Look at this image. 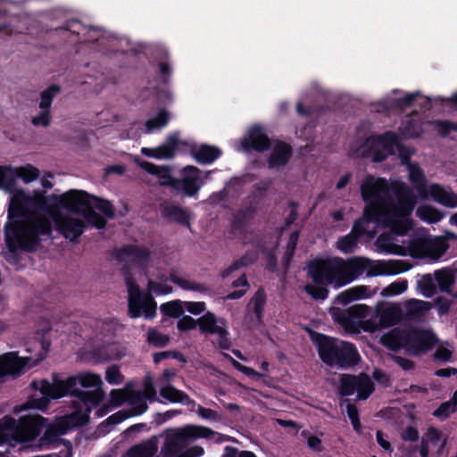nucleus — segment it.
<instances>
[{"mask_svg":"<svg viewBox=\"0 0 457 457\" xmlns=\"http://www.w3.org/2000/svg\"><path fill=\"white\" fill-rule=\"evenodd\" d=\"M411 265L403 261H372L365 257L315 260L309 265V274L319 284L344 287L366 271L368 277L396 275L407 271Z\"/></svg>","mask_w":457,"mask_h":457,"instance_id":"3","label":"nucleus"},{"mask_svg":"<svg viewBox=\"0 0 457 457\" xmlns=\"http://www.w3.org/2000/svg\"><path fill=\"white\" fill-rule=\"evenodd\" d=\"M420 92L408 93L403 97L393 98L386 101V108L392 111H403L411 107L420 97Z\"/></svg>","mask_w":457,"mask_h":457,"instance_id":"36","label":"nucleus"},{"mask_svg":"<svg viewBox=\"0 0 457 457\" xmlns=\"http://www.w3.org/2000/svg\"><path fill=\"white\" fill-rule=\"evenodd\" d=\"M408 332L406 330L393 329L381 337V343L391 350L406 349Z\"/></svg>","mask_w":457,"mask_h":457,"instance_id":"30","label":"nucleus"},{"mask_svg":"<svg viewBox=\"0 0 457 457\" xmlns=\"http://www.w3.org/2000/svg\"><path fill=\"white\" fill-rule=\"evenodd\" d=\"M304 290L308 295L316 300H324L328 295V290L319 286L306 285L304 287Z\"/></svg>","mask_w":457,"mask_h":457,"instance_id":"56","label":"nucleus"},{"mask_svg":"<svg viewBox=\"0 0 457 457\" xmlns=\"http://www.w3.org/2000/svg\"><path fill=\"white\" fill-rule=\"evenodd\" d=\"M422 441H427L428 445L438 446L439 450L445 447L446 438L435 428H428Z\"/></svg>","mask_w":457,"mask_h":457,"instance_id":"45","label":"nucleus"},{"mask_svg":"<svg viewBox=\"0 0 457 457\" xmlns=\"http://www.w3.org/2000/svg\"><path fill=\"white\" fill-rule=\"evenodd\" d=\"M326 110H328V108L324 106L318 110L312 106H304L302 103H297L296 104L297 113L307 118L318 117L320 112Z\"/></svg>","mask_w":457,"mask_h":457,"instance_id":"58","label":"nucleus"},{"mask_svg":"<svg viewBox=\"0 0 457 457\" xmlns=\"http://www.w3.org/2000/svg\"><path fill=\"white\" fill-rule=\"evenodd\" d=\"M368 221V218L361 217L356 220L353 226L351 232L340 237L337 242V249L344 253H352L357 245V242L360 237L364 234H370L368 229L361 228V225Z\"/></svg>","mask_w":457,"mask_h":457,"instance_id":"21","label":"nucleus"},{"mask_svg":"<svg viewBox=\"0 0 457 457\" xmlns=\"http://www.w3.org/2000/svg\"><path fill=\"white\" fill-rule=\"evenodd\" d=\"M435 279L441 292L452 294V287L455 282L454 272L452 269L444 268L436 270Z\"/></svg>","mask_w":457,"mask_h":457,"instance_id":"34","label":"nucleus"},{"mask_svg":"<svg viewBox=\"0 0 457 457\" xmlns=\"http://www.w3.org/2000/svg\"><path fill=\"white\" fill-rule=\"evenodd\" d=\"M198 325L197 320L190 316H184L178 321V328L179 330L193 329Z\"/></svg>","mask_w":457,"mask_h":457,"instance_id":"63","label":"nucleus"},{"mask_svg":"<svg viewBox=\"0 0 457 457\" xmlns=\"http://www.w3.org/2000/svg\"><path fill=\"white\" fill-rule=\"evenodd\" d=\"M161 310L170 317H179L184 311L183 303L171 302L161 306Z\"/></svg>","mask_w":457,"mask_h":457,"instance_id":"54","label":"nucleus"},{"mask_svg":"<svg viewBox=\"0 0 457 457\" xmlns=\"http://www.w3.org/2000/svg\"><path fill=\"white\" fill-rule=\"evenodd\" d=\"M435 127L436 132L443 137H450L453 132H457V124L448 120H436Z\"/></svg>","mask_w":457,"mask_h":457,"instance_id":"50","label":"nucleus"},{"mask_svg":"<svg viewBox=\"0 0 457 457\" xmlns=\"http://www.w3.org/2000/svg\"><path fill=\"white\" fill-rule=\"evenodd\" d=\"M129 404L131 406V410H121L107 419V422L112 424H118L126 419L140 415L147 410V403L144 399V395L140 391H130L129 397L128 400Z\"/></svg>","mask_w":457,"mask_h":457,"instance_id":"19","label":"nucleus"},{"mask_svg":"<svg viewBox=\"0 0 457 457\" xmlns=\"http://www.w3.org/2000/svg\"><path fill=\"white\" fill-rule=\"evenodd\" d=\"M422 125L423 121L420 114L418 112H413L412 113L406 115L402 120L399 127V132L404 138H415L422 133Z\"/></svg>","mask_w":457,"mask_h":457,"instance_id":"25","label":"nucleus"},{"mask_svg":"<svg viewBox=\"0 0 457 457\" xmlns=\"http://www.w3.org/2000/svg\"><path fill=\"white\" fill-rule=\"evenodd\" d=\"M406 332H408L406 350L414 354L432 348L436 343V338L431 331L406 330Z\"/></svg>","mask_w":457,"mask_h":457,"instance_id":"20","label":"nucleus"},{"mask_svg":"<svg viewBox=\"0 0 457 457\" xmlns=\"http://www.w3.org/2000/svg\"><path fill=\"white\" fill-rule=\"evenodd\" d=\"M376 290H370V288L364 285L352 287L348 289L344 290L337 296L338 303L346 305L349 303L356 300L369 298L376 295Z\"/></svg>","mask_w":457,"mask_h":457,"instance_id":"27","label":"nucleus"},{"mask_svg":"<svg viewBox=\"0 0 457 457\" xmlns=\"http://www.w3.org/2000/svg\"><path fill=\"white\" fill-rule=\"evenodd\" d=\"M46 419L39 415L25 416L20 420L4 417L0 420V445L4 443L29 442L45 427Z\"/></svg>","mask_w":457,"mask_h":457,"instance_id":"7","label":"nucleus"},{"mask_svg":"<svg viewBox=\"0 0 457 457\" xmlns=\"http://www.w3.org/2000/svg\"><path fill=\"white\" fill-rule=\"evenodd\" d=\"M204 453V450L203 447L199 445L192 446L186 451L180 453L176 457H200Z\"/></svg>","mask_w":457,"mask_h":457,"instance_id":"64","label":"nucleus"},{"mask_svg":"<svg viewBox=\"0 0 457 457\" xmlns=\"http://www.w3.org/2000/svg\"><path fill=\"white\" fill-rule=\"evenodd\" d=\"M213 435H215V432L211 428L197 425H187L168 430L161 453L163 457H176L190 441L208 438Z\"/></svg>","mask_w":457,"mask_h":457,"instance_id":"9","label":"nucleus"},{"mask_svg":"<svg viewBox=\"0 0 457 457\" xmlns=\"http://www.w3.org/2000/svg\"><path fill=\"white\" fill-rule=\"evenodd\" d=\"M148 290L150 293H154L156 295H167L172 291V287L167 284L159 283L154 281L153 279L148 280Z\"/></svg>","mask_w":457,"mask_h":457,"instance_id":"59","label":"nucleus"},{"mask_svg":"<svg viewBox=\"0 0 457 457\" xmlns=\"http://www.w3.org/2000/svg\"><path fill=\"white\" fill-rule=\"evenodd\" d=\"M105 379L110 385H120L124 381V376L116 365H112L106 369Z\"/></svg>","mask_w":457,"mask_h":457,"instance_id":"52","label":"nucleus"},{"mask_svg":"<svg viewBox=\"0 0 457 457\" xmlns=\"http://www.w3.org/2000/svg\"><path fill=\"white\" fill-rule=\"evenodd\" d=\"M265 301L266 296L262 289H259L251 301L253 304V311L259 319L261 318Z\"/></svg>","mask_w":457,"mask_h":457,"instance_id":"57","label":"nucleus"},{"mask_svg":"<svg viewBox=\"0 0 457 457\" xmlns=\"http://www.w3.org/2000/svg\"><path fill=\"white\" fill-rule=\"evenodd\" d=\"M407 287L408 283L406 280L395 281L383 288L380 295L383 297H392L404 293Z\"/></svg>","mask_w":457,"mask_h":457,"instance_id":"47","label":"nucleus"},{"mask_svg":"<svg viewBox=\"0 0 457 457\" xmlns=\"http://www.w3.org/2000/svg\"><path fill=\"white\" fill-rule=\"evenodd\" d=\"M362 156H369L373 162H382L385 158L394 152L393 145H361Z\"/></svg>","mask_w":457,"mask_h":457,"instance_id":"33","label":"nucleus"},{"mask_svg":"<svg viewBox=\"0 0 457 457\" xmlns=\"http://www.w3.org/2000/svg\"><path fill=\"white\" fill-rule=\"evenodd\" d=\"M397 152L402 160V163L407 164L409 178L411 181L415 185L420 193H423L426 190V179L420 170V168L412 163H407L410 155L412 154L411 150H405L404 145H395Z\"/></svg>","mask_w":457,"mask_h":457,"instance_id":"22","label":"nucleus"},{"mask_svg":"<svg viewBox=\"0 0 457 457\" xmlns=\"http://www.w3.org/2000/svg\"><path fill=\"white\" fill-rule=\"evenodd\" d=\"M340 393L343 395H352L357 392L360 400L367 399L374 391V384L369 376L342 375Z\"/></svg>","mask_w":457,"mask_h":457,"instance_id":"15","label":"nucleus"},{"mask_svg":"<svg viewBox=\"0 0 457 457\" xmlns=\"http://www.w3.org/2000/svg\"><path fill=\"white\" fill-rule=\"evenodd\" d=\"M61 92L59 85H51L40 93L39 109L51 110L52 103L57 94Z\"/></svg>","mask_w":457,"mask_h":457,"instance_id":"43","label":"nucleus"},{"mask_svg":"<svg viewBox=\"0 0 457 457\" xmlns=\"http://www.w3.org/2000/svg\"><path fill=\"white\" fill-rule=\"evenodd\" d=\"M431 307L430 303L419 299H410L404 303L405 314L410 319L425 316Z\"/></svg>","mask_w":457,"mask_h":457,"instance_id":"32","label":"nucleus"},{"mask_svg":"<svg viewBox=\"0 0 457 457\" xmlns=\"http://www.w3.org/2000/svg\"><path fill=\"white\" fill-rule=\"evenodd\" d=\"M361 192L366 203L362 217L383 214L387 224L400 234H406L412 227L410 218L414 206L413 196L398 192L395 199L391 197L390 187L382 178L367 175L361 183Z\"/></svg>","mask_w":457,"mask_h":457,"instance_id":"4","label":"nucleus"},{"mask_svg":"<svg viewBox=\"0 0 457 457\" xmlns=\"http://www.w3.org/2000/svg\"><path fill=\"white\" fill-rule=\"evenodd\" d=\"M346 412L349 419L351 420L353 428L359 432L361 428V423L357 408L353 404L348 403L346 405Z\"/></svg>","mask_w":457,"mask_h":457,"instance_id":"62","label":"nucleus"},{"mask_svg":"<svg viewBox=\"0 0 457 457\" xmlns=\"http://www.w3.org/2000/svg\"><path fill=\"white\" fill-rule=\"evenodd\" d=\"M457 409L455 408L454 404L453 403L445 402L442 403L435 411L434 415L436 417L445 419L447 418L451 413L454 412Z\"/></svg>","mask_w":457,"mask_h":457,"instance_id":"60","label":"nucleus"},{"mask_svg":"<svg viewBox=\"0 0 457 457\" xmlns=\"http://www.w3.org/2000/svg\"><path fill=\"white\" fill-rule=\"evenodd\" d=\"M209 173L204 174L198 168L188 165L181 171V179L175 181V187L189 196L195 195L204 185Z\"/></svg>","mask_w":457,"mask_h":457,"instance_id":"17","label":"nucleus"},{"mask_svg":"<svg viewBox=\"0 0 457 457\" xmlns=\"http://www.w3.org/2000/svg\"><path fill=\"white\" fill-rule=\"evenodd\" d=\"M17 178L21 179L25 183H30L39 177V170L32 165H26L15 169Z\"/></svg>","mask_w":457,"mask_h":457,"instance_id":"46","label":"nucleus"},{"mask_svg":"<svg viewBox=\"0 0 457 457\" xmlns=\"http://www.w3.org/2000/svg\"><path fill=\"white\" fill-rule=\"evenodd\" d=\"M253 260H254V258H253V257L249 258L248 256L245 255V256L235 261L231 265H229L227 269H225L221 272V277L223 278L228 277L232 272L239 270L243 266H245V265L253 262Z\"/></svg>","mask_w":457,"mask_h":457,"instance_id":"53","label":"nucleus"},{"mask_svg":"<svg viewBox=\"0 0 457 457\" xmlns=\"http://www.w3.org/2000/svg\"><path fill=\"white\" fill-rule=\"evenodd\" d=\"M197 323L202 333L217 335L220 346L222 348L228 347V330L224 319H219L214 313L207 312L197 320Z\"/></svg>","mask_w":457,"mask_h":457,"instance_id":"16","label":"nucleus"},{"mask_svg":"<svg viewBox=\"0 0 457 457\" xmlns=\"http://www.w3.org/2000/svg\"><path fill=\"white\" fill-rule=\"evenodd\" d=\"M103 380L100 375L85 372L65 380L59 379L58 376H53V381L46 380L33 381L31 386L37 390L31 395L30 399L15 411H21L29 409L44 411L48 407L50 399H58L65 395L77 397L80 402L78 413L87 412L96 406L104 398L102 390Z\"/></svg>","mask_w":457,"mask_h":457,"instance_id":"2","label":"nucleus"},{"mask_svg":"<svg viewBox=\"0 0 457 457\" xmlns=\"http://www.w3.org/2000/svg\"><path fill=\"white\" fill-rule=\"evenodd\" d=\"M183 307L187 312L198 315L205 311L206 305L204 302H184Z\"/></svg>","mask_w":457,"mask_h":457,"instance_id":"61","label":"nucleus"},{"mask_svg":"<svg viewBox=\"0 0 457 457\" xmlns=\"http://www.w3.org/2000/svg\"><path fill=\"white\" fill-rule=\"evenodd\" d=\"M40 112L34 116L31 120V122L34 126H41L44 128H46L50 125L52 116H51V110L47 109H40Z\"/></svg>","mask_w":457,"mask_h":457,"instance_id":"55","label":"nucleus"},{"mask_svg":"<svg viewBox=\"0 0 457 457\" xmlns=\"http://www.w3.org/2000/svg\"><path fill=\"white\" fill-rule=\"evenodd\" d=\"M190 153L200 164L212 163L221 154L220 149L212 145H192Z\"/></svg>","mask_w":457,"mask_h":457,"instance_id":"26","label":"nucleus"},{"mask_svg":"<svg viewBox=\"0 0 457 457\" xmlns=\"http://www.w3.org/2000/svg\"><path fill=\"white\" fill-rule=\"evenodd\" d=\"M46 353L40 352L37 358L32 356L19 357L10 352L0 355V378L18 376L25 368H31L44 360Z\"/></svg>","mask_w":457,"mask_h":457,"instance_id":"14","label":"nucleus"},{"mask_svg":"<svg viewBox=\"0 0 457 457\" xmlns=\"http://www.w3.org/2000/svg\"><path fill=\"white\" fill-rule=\"evenodd\" d=\"M88 416L85 413L74 412L57 420L54 424L48 426L39 439L38 444L34 445L35 450L50 449L59 442H62L61 436L67 433L73 427L82 425L87 422Z\"/></svg>","mask_w":457,"mask_h":457,"instance_id":"11","label":"nucleus"},{"mask_svg":"<svg viewBox=\"0 0 457 457\" xmlns=\"http://www.w3.org/2000/svg\"><path fill=\"white\" fill-rule=\"evenodd\" d=\"M270 129L262 123H254L251 125L245 137L237 143H285L282 140H272L270 138Z\"/></svg>","mask_w":457,"mask_h":457,"instance_id":"23","label":"nucleus"},{"mask_svg":"<svg viewBox=\"0 0 457 457\" xmlns=\"http://www.w3.org/2000/svg\"><path fill=\"white\" fill-rule=\"evenodd\" d=\"M417 287L425 297H432L436 293L435 273L424 274L417 280Z\"/></svg>","mask_w":457,"mask_h":457,"instance_id":"41","label":"nucleus"},{"mask_svg":"<svg viewBox=\"0 0 457 457\" xmlns=\"http://www.w3.org/2000/svg\"><path fill=\"white\" fill-rule=\"evenodd\" d=\"M316 343L320 359L330 366H353L360 361L359 353L351 343L323 335L317 336Z\"/></svg>","mask_w":457,"mask_h":457,"instance_id":"8","label":"nucleus"},{"mask_svg":"<svg viewBox=\"0 0 457 457\" xmlns=\"http://www.w3.org/2000/svg\"><path fill=\"white\" fill-rule=\"evenodd\" d=\"M170 279L171 282H173L174 284H176L184 290H191L197 292L207 291V287L204 284L198 283L195 280H191L184 277H181L174 270L170 272Z\"/></svg>","mask_w":457,"mask_h":457,"instance_id":"37","label":"nucleus"},{"mask_svg":"<svg viewBox=\"0 0 457 457\" xmlns=\"http://www.w3.org/2000/svg\"><path fill=\"white\" fill-rule=\"evenodd\" d=\"M175 145H159L154 148H142V153L149 157L159 160L172 158L175 154Z\"/></svg>","mask_w":457,"mask_h":457,"instance_id":"38","label":"nucleus"},{"mask_svg":"<svg viewBox=\"0 0 457 457\" xmlns=\"http://www.w3.org/2000/svg\"><path fill=\"white\" fill-rule=\"evenodd\" d=\"M160 395L164 399L171 403H182L186 404L192 403L193 405H195V403L194 401H191L185 393L176 389L172 386H167L162 387L160 390Z\"/></svg>","mask_w":457,"mask_h":457,"instance_id":"39","label":"nucleus"},{"mask_svg":"<svg viewBox=\"0 0 457 457\" xmlns=\"http://www.w3.org/2000/svg\"><path fill=\"white\" fill-rule=\"evenodd\" d=\"M370 309L366 304H355L347 310L334 308L331 310L333 319L346 332L360 333L361 328L366 332H375L399 323L403 311L397 303H380L377 305L375 315L368 319Z\"/></svg>","mask_w":457,"mask_h":457,"instance_id":"5","label":"nucleus"},{"mask_svg":"<svg viewBox=\"0 0 457 457\" xmlns=\"http://www.w3.org/2000/svg\"><path fill=\"white\" fill-rule=\"evenodd\" d=\"M383 217H384V215H383L382 213H381V214H376V215H375V214H374V215H371V214H370V215H369V217H368V221H367V222H365V223H362V224L361 225V228H365L366 229H368L369 231H370V234H367L369 237H373V236H374V234H375V230H374V228L370 229V228H369V225H370V223L371 221H377V222H378V223H381L385 228H390V229H391V231H392L393 233H395V235H399V236H401V235H400V234H399V233H398V232H397L394 228H393V226H391V225L387 224V222L383 219Z\"/></svg>","mask_w":457,"mask_h":457,"instance_id":"51","label":"nucleus"},{"mask_svg":"<svg viewBox=\"0 0 457 457\" xmlns=\"http://www.w3.org/2000/svg\"><path fill=\"white\" fill-rule=\"evenodd\" d=\"M271 145H240L238 150L243 152H251L255 150L262 152L269 148ZM274 147L269 156V164L271 168H280L289 160L292 150L290 145H272Z\"/></svg>","mask_w":457,"mask_h":457,"instance_id":"18","label":"nucleus"},{"mask_svg":"<svg viewBox=\"0 0 457 457\" xmlns=\"http://www.w3.org/2000/svg\"><path fill=\"white\" fill-rule=\"evenodd\" d=\"M158 451V440L155 436L131 447L124 457H153Z\"/></svg>","mask_w":457,"mask_h":457,"instance_id":"29","label":"nucleus"},{"mask_svg":"<svg viewBox=\"0 0 457 457\" xmlns=\"http://www.w3.org/2000/svg\"><path fill=\"white\" fill-rule=\"evenodd\" d=\"M131 391V385L127 384L125 387L120 389H112L110 393V403L118 407L128 402Z\"/></svg>","mask_w":457,"mask_h":457,"instance_id":"44","label":"nucleus"},{"mask_svg":"<svg viewBox=\"0 0 457 457\" xmlns=\"http://www.w3.org/2000/svg\"><path fill=\"white\" fill-rule=\"evenodd\" d=\"M428 193L438 204L448 208H457V195L452 190L433 184L429 187Z\"/></svg>","mask_w":457,"mask_h":457,"instance_id":"28","label":"nucleus"},{"mask_svg":"<svg viewBox=\"0 0 457 457\" xmlns=\"http://www.w3.org/2000/svg\"><path fill=\"white\" fill-rule=\"evenodd\" d=\"M362 143H401L399 136L393 131H386L383 134L368 137Z\"/></svg>","mask_w":457,"mask_h":457,"instance_id":"48","label":"nucleus"},{"mask_svg":"<svg viewBox=\"0 0 457 457\" xmlns=\"http://www.w3.org/2000/svg\"><path fill=\"white\" fill-rule=\"evenodd\" d=\"M129 292V312L131 318L144 314L145 319H153L156 313V303L150 294L142 295L138 287L127 279Z\"/></svg>","mask_w":457,"mask_h":457,"instance_id":"12","label":"nucleus"},{"mask_svg":"<svg viewBox=\"0 0 457 457\" xmlns=\"http://www.w3.org/2000/svg\"><path fill=\"white\" fill-rule=\"evenodd\" d=\"M67 212L60 210L57 206H50L47 212L53 220L56 230L67 240L77 242L86 228L87 219L80 211H74L63 207Z\"/></svg>","mask_w":457,"mask_h":457,"instance_id":"10","label":"nucleus"},{"mask_svg":"<svg viewBox=\"0 0 457 457\" xmlns=\"http://www.w3.org/2000/svg\"><path fill=\"white\" fill-rule=\"evenodd\" d=\"M146 340L155 347H163L169 343L170 337L167 335L158 332L154 328H150L147 332Z\"/></svg>","mask_w":457,"mask_h":457,"instance_id":"49","label":"nucleus"},{"mask_svg":"<svg viewBox=\"0 0 457 457\" xmlns=\"http://www.w3.org/2000/svg\"><path fill=\"white\" fill-rule=\"evenodd\" d=\"M417 216L428 223H436L444 215L436 208L428 205L420 206L416 211Z\"/></svg>","mask_w":457,"mask_h":457,"instance_id":"42","label":"nucleus"},{"mask_svg":"<svg viewBox=\"0 0 457 457\" xmlns=\"http://www.w3.org/2000/svg\"><path fill=\"white\" fill-rule=\"evenodd\" d=\"M449 245L443 237H419L411 241L408 249L414 257L438 260L447 251Z\"/></svg>","mask_w":457,"mask_h":457,"instance_id":"13","label":"nucleus"},{"mask_svg":"<svg viewBox=\"0 0 457 457\" xmlns=\"http://www.w3.org/2000/svg\"><path fill=\"white\" fill-rule=\"evenodd\" d=\"M15 170L0 167V188L12 194L9 204V218L13 219L5 226V239L11 250L17 248L32 251L40 241L52 233V223L44 214L30 210L42 209L46 205V196L42 192L27 194L16 189Z\"/></svg>","mask_w":457,"mask_h":457,"instance_id":"1","label":"nucleus"},{"mask_svg":"<svg viewBox=\"0 0 457 457\" xmlns=\"http://www.w3.org/2000/svg\"><path fill=\"white\" fill-rule=\"evenodd\" d=\"M169 119V112L162 109L155 117L147 120L144 124V129H142L144 130V133L146 134L159 130L167 125Z\"/></svg>","mask_w":457,"mask_h":457,"instance_id":"40","label":"nucleus"},{"mask_svg":"<svg viewBox=\"0 0 457 457\" xmlns=\"http://www.w3.org/2000/svg\"><path fill=\"white\" fill-rule=\"evenodd\" d=\"M57 204L62 207H68L74 211H80L87 221L98 228L105 226V220L98 215L95 209L102 212L105 216L112 218L114 215L110 202L89 195L85 191L72 189L56 197Z\"/></svg>","mask_w":457,"mask_h":457,"instance_id":"6","label":"nucleus"},{"mask_svg":"<svg viewBox=\"0 0 457 457\" xmlns=\"http://www.w3.org/2000/svg\"><path fill=\"white\" fill-rule=\"evenodd\" d=\"M120 257L126 262L134 263L141 269L147 268L152 261L151 254L146 249L133 245L123 247L120 251Z\"/></svg>","mask_w":457,"mask_h":457,"instance_id":"24","label":"nucleus"},{"mask_svg":"<svg viewBox=\"0 0 457 457\" xmlns=\"http://www.w3.org/2000/svg\"><path fill=\"white\" fill-rule=\"evenodd\" d=\"M395 241V238L394 236L389 233H383L376 240V246L386 253L405 255L406 249L397 245Z\"/></svg>","mask_w":457,"mask_h":457,"instance_id":"31","label":"nucleus"},{"mask_svg":"<svg viewBox=\"0 0 457 457\" xmlns=\"http://www.w3.org/2000/svg\"><path fill=\"white\" fill-rule=\"evenodd\" d=\"M162 214L172 221L181 223L183 225H189L188 212L173 204H164L162 207Z\"/></svg>","mask_w":457,"mask_h":457,"instance_id":"35","label":"nucleus"}]
</instances>
